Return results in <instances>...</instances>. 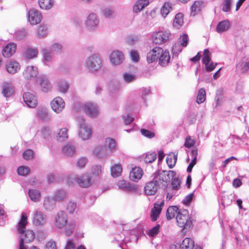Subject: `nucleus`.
I'll return each mask as SVG.
<instances>
[{
	"label": "nucleus",
	"instance_id": "f257e3e1",
	"mask_svg": "<svg viewBox=\"0 0 249 249\" xmlns=\"http://www.w3.org/2000/svg\"><path fill=\"white\" fill-rule=\"evenodd\" d=\"M169 173L173 174V171L161 172H155L152 180L148 182L144 187V193L147 196H153L156 194L158 189L161 187L165 189L168 186L169 180Z\"/></svg>",
	"mask_w": 249,
	"mask_h": 249
},
{
	"label": "nucleus",
	"instance_id": "f03ea898",
	"mask_svg": "<svg viewBox=\"0 0 249 249\" xmlns=\"http://www.w3.org/2000/svg\"><path fill=\"white\" fill-rule=\"evenodd\" d=\"M27 224V217L24 213H22L21 219L17 226L18 233L20 234L18 249H27L28 247L26 243L32 242L35 237V233L32 230H25Z\"/></svg>",
	"mask_w": 249,
	"mask_h": 249
},
{
	"label": "nucleus",
	"instance_id": "7ed1b4c3",
	"mask_svg": "<svg viewBox=\"0 0 249 249\" xmlns=\"http://www.w3.org/2000/svg\"><path fill=\"white\" fill-rule=\"evenodd\" d=\"M102 65V58L96 54H91L87 57L84 63L85 68L91 73H94L100 70Z\"/></svg>",
	"mask_w": 249,
	"mask_h": 249
},
{
	"label": "nucleus",
	"instance_id": "20e7f679",
	"mask_svg": "<svg viewBox=\"0 0 249 249\" xmlns=\"http://www.w3.org/2000/svg\"><path fill=\"white\" fill-rule=\"evenodd\" d=\"M176 221L179 227L183 230H188L192 225L191 218L189 216L188 211L183 209L178 211L176 215Z\"/></svg>",
	"mask_w": 249,
	"mask_h": 249
},
{
	"label": "nucleus",
	"instance_id": "39448f33",
	"mask_svg": "<svg viewBox=\"0 0 249 249\" xmlns=\"http://www.w3.org/2000/svg\"><path fill=\"white\" fill-rule=\"evenodd\" d=\"M77 121L79 128V136L83 140L89 139L92 135L91 128L85 122L82 116H78Z\"/></svg>",
	"mask_w": 249,
	"mask_h": 249
},
{
	"label": "nucleus",
	"instance_id": "423d86ee",
	"mask_svg": "<svg viewBox=\"0 0 249 249\" xmlns=\"http://www.w3.org/2000/svg\"><path fill=\"white\" fill-rule=\"evenodd\" d=\"M36 117L39 120L49 122L52 120L51 115L46 107H38L36 110Z\"/></svg>",
	"mask_w": 249,
	"mask_h": 249
},
{
	"label": "nucleus",
	"instance_id": "0eeeda50",
	"mask_svg": "<svg viewBox=\"0 0 249 249\" xmlns=\"http://www.w3.org/2000/svg\"><path fill=\"white\" fill-rule=\"evenodd\" d=\"M47 221V215L42 211L36 210L33 212V223L37 226H41L45 224Z\"/></svg>",
	"mask_w": 249,
	"mask_h": 249
},
{
	"label": "nucleus",
	"instance_id": "6e6552de",
	"mask_svg": "<svg viewBox=\"0 0 249 249\" xmlns=\"http://www.w3.org/2000/svg\"><path fill=\"white\" fill-rule=\"evenodd\" d=\"M211 53L209 50L208 49L204 50L202 62L205 65L206 70L209 72L213 71L217 64V63L211 62Z\"/></svg>",
	"mask_w": 249,
	"mask_h": 249
},
{
	"label": "nucleus",
	"instance_id": "1a4fd4ad",
	"mask_svg": "<svg viewBox=\"0 0 249 249\" xmlns=\"http://www.w3.org/2000/svg\"><path fill=\"white\" fill-rule=\"evenodd\" d=\"M99 20L96 14H90L87 18L85 24L87 28L90 31L96 30L99 26Z\"/></svg>",
	"mask_w": 249,
	"mask_h": 249
},
{
	"label": "nucleus",
	"instance_id": "9d476101",
	"mask_svg": "<svg viewBox=\"0 0 249 249\" xmlns=\"http://www.w3.org/2000/svg\"><path fill=\"white\" fill-rule=\"evenodd\" d=\"M52 110L56 113H61L65 107V103L62 98L57 96L54 98L51 102Z\"/></svg>",
	"mask_w": 249,
	"mask_h": 249
},
{
	"label": "nucleus",
	"instance_id": "9b49d317",
	"mask_svg": "<svg viewBox=\"0 0 249 249\" xmlns=\"http://www.w3.org/2000/svg\"><path fill=\"white\" fill-rule=\"evenodd\" d=\"M109 58L112 65L119 66L124 62V56L122 52L115 50L110 53Z\"/></svg>",
	"mask_w": 249,
	"mask_h": 249
},
{
	"label": "nucleus",
	"instance_id": "f8f14e48",
	"mask_svg": "<svg viewBox=\"0 0 249 249\" xmlns=\"http://www.w3.org/2000/svg\"><path fill=\"white\" fill-rule=\"evenodd\" d=\"M68 222V216L66 213L62 211L58 212L55 216L54 224L58 229H61L64 227Z\"/></svg>",
	"mask_w": 249,
	"mask_h": 249
},
{
	"label": "nucleus",
	"instance_id": "ddd939ff",
	"mask_svg": "<svg viewBox=\"0 0 249 249\" xmlns=\"http://www.w3.org/2000/svg\"><path fill=\"white\" fill-rule=\"evenodd\" d=\"M169 36V34L165 31L154 32L152 34V40L154 43L161 44L166 42Z\"/></svg>",
	"mask_w": 249,
	"mask_h": 249
},
{
	"label": "nucleus",
	"instance_id": "4468645a",
	"mask_svg": "<svg viewBox=\"0 0 249 249\" xmlns=\"http://www.w3.org/2000/svg\"><path fill=\"white\" fill-rule=\"evenodd\" d=\"M23 101L26 106L30 108H35L37 106V99L34 94L27 92L23 94Z\"/></svg>",
	"mask_w": 249,
	"mask_h": 249
},
{
	"label": "nucleus",
	"instance_id": "2eb2a0df",
	"mask_svg": "<svg viewBox=\"0 0 249 249\" xmlns=\"http://www.w3.org/2000/svg\"><path fill=\"white\" fill-rule=\"evenodd\" d=\"M36 83L40 85L42 91L48 92L51 90L52 84L46 76L40 75L38 76L36 78Z\"/></svg>",
	"mask_w": 249,
	"mask_h": 249
},
{
	"label": "nucleus",
	"instance_id": "dca6fc26",
	"mask_svg": "<svg viewBox=\"0 0 249 249\" xmlns=\"http://www.w3.org/2000/svg\"><path fill=\"white\" fill-rule=\"evenodd\" d=\"M83 108L86 114L91 118H95L98 114L99 108L97 104L88 103L83 106Z\"/></svg>",
	"mask_w": 249,
	"mask_h": 249
},
{
	"label": "nucleus",
	"instance_id": "f3484780",
	"mask_svg": "<svg viewBox=\"0 0 249 249\" xmlns=\"http://www.w3.org/2000/svg\"><path fill=\"white\" fill-rule=\"evenodd\" d=\"M42 19L41 13L35 9H30L28 12V21L32 25H36Z\"/></svg>",
	"mask_w": 249,
	"mask_h": 249
},
{
	"label": "nucleus",
	"instance_id": "a211bd4d",
	"mask_svg": "<svg viewBox=\"0 0 249 249\" xmlns=\"http://www.w3.org/2000/svg\"><path fill=\"white\" fill-rule=\"evenodd\" d=\"M162 52V48L159 47H156L149 51L147 54V61L148 63H152L158 60L160 52Z\"/></svg>",
	"mask_w": 249,
	"mask_h": 249
},
{
	"label": "nucleus",
	"instance_id": "6ab92c4d",
	"mask_svg": "<svg viewBox=\"0 0 249 249\" xmlns=\"http://www.w3.org/2000/svg\"><path fill=\"white\" fill-rule=\"evenodd\" d=\"M38 74V69L33 66H27L23 72L24 77L27 80L35 78Z\"/></svg>",
	"mask_w": 249,
	"mask_h": 249
},
{
	"label": "nucleus",
	"instance_id": "aec40b11",
	"mask_svg": "<svg viewBox=\"0 0 249 249\" xmlns=\"http://www.w3.org/2000/svg\"><path fill=\"white\" fill-rule=\"evenodd\" d=\"M164 204V200L160 203L157 202L154 204V207L151 209L150 217L152 221H155L159 217L161 211V207Z\"/></svg>",
	"mask_w": 249,
	"mask_h": 249
},
{
	"label": "nucleus",
	"instance_id": "412c9836",
	"mask_svg": "<svg viewBox=\"0 0 249 249\" xmlns=\"http://www.w3.org/2000/svg\"><path fill=\"white\" fill-rule=\"evenodd\" d=\"M159 56V64L162 67L166 66L169 63L170 60V56L169 52L168 51H163L162 49V52H160Z\"/></svg>",
	"mask_w": 249,
	"mask_h": 249
},
{
	"label": "nucleus",
	"instance_id": "4be33fe9",
	"mask_svg": "<svg viewBox=\"0 0 249 249\" xmlns=\"http://www.w3.org/2000/svg\"><path fill=\"white\" fill-rule=\"evenodd\" d=\"M76 181L80 187L86 188L91 184L90 176L89 174H86L76 178Z\"/></svg>",
	"mask_w": 249,
	"mask_h": 249
},
{
	"label": "nucleus",
	"instance_id": "5701e85b",
	"mask_svg": "<svg viewBox=\"0 0 249 249\" xmlns=\"http://www.w3.org/2000/svg\"><path fill=\"white\" fill-rule=\"evenodd\" d=\"M142 170L140 167H135L130 171L129 178L132 181H137L142 178Z\"/></svg>",
	"mask_w": 249,
	"mask_h": 249
},
{
	"label": "nucleus",
	"instance_id": "b1692460",
	"mask_svg": "<svg viewBox=\"0 0 249 249\" xmlns=\"http://www.w3.org/2000/svg\"><path fill=\"white\" fill-rule=\"evenodd\" d=\"M7 71L11 74L18 72L20 69V66L18 62L15 61H10L6 64Z\"/></svg>",
	"mask_w": 249,
	"mask_h": 249
},
{
	"label": "nucleus",
	"instance_id": "393cba45",
	"mask_svg": "<svg viewBox=\"0 0 249 249\" xmlns=\"http://www.w3.org/2000/svg\"><path fill=\"white\" fill-rule=\"evenodd\" d=\"M17 46L14 43L8 44L3 50L2 55L4 57H10L16 52Z\"/></svg>",
	"mask_w": 249,
	"mask_h": 249
},
{
	"label": "nucleus",
	"instance_id": "a878e982",
	"mask_svg": "<svg viewBox=\"0 0 249 249\" xmlns=\"http://www.w3.org/2000/svg\"><path fill=\"white\" fill-rule=\"evenodd\" d=\"M205 3L201 0L196 1L191 7V16H195L197 15L204 7Z\"/></svg>",
	"mask_w": 249,
	"mask_h": 249
},
{
	"label": "nucleus",
	"instance_id": "bb28decb",
	"mask_svg": "<svg viewBox=\"0 0 249 249\" xmlns=\"http://www.w3.org/2000/svg\"><path fill=\"white\" fill-rule=\"evenodd\" d=\"M62 151L66 156L72 157L76 154L75 146L72 143H68L62 148Z\"/></svg>",
	"mask_w": 249,
	"mask_h": 249
},
{
	"label": "nucleus",
	"instance_id": "cd10ccee",
	"mask_svg": "<svg viewBox=\"0 0 249 249\" xmlns=\"http://www.w3.org/2000/svg\"><path fill=\"white\" fill-rule=\"evenodd\" d=\"M117 186L120 189L124 191L134 192L137 190L135 186L130 185L129 182L124 180L118 181Z\"/></svg>",
	"mask_w": 249,
	"mask_h": 249
},
{
	"label": "nucleus",
	"instance_id": "c85d7f7f",
	"mask_svg": "<svg viewBox=\"0 0 249 249\" xmlns=\"http://www.w3.org/2000/svg\"><path fill=\"white\" fill-rule=\"evenodd\" d=\"M55 201L53 197L46 196L45 197L43 202V206L47 211H51L55 207Z\"/></svg>",
	"mask_w": 249,
	"mask_h": 249
},
{
	"label": "nucleus",
	"instance_id": "c756f323",
	"mask_svg": "<svg viewBox=\"0 0 249 249\" xmlns=\"http://www.w3.org/2000/svg\"><path fill=\"white\" fill-rule=\"evenodd\" d=\"M2 93L3 95L6 97H10L12 95L13 93V88L11 83H3L2 85Z\"/></svg>",
	"mask_w": 249,
	"mask_h": 249
},
{
	"label": "nucleus",
	"instance_id": "7c9ffc66",
	"mask_svg": "<svg viewBox=\"0 0 249 249\" xmlns=\"http://www.w3.org/2000/svg\"><path fill=\"white\" fill-rule=\"evenodd\" d=\"M231 27V22L229 20H223L217 24L216 31L219 33H222L227 31Z\"/></svg>",
	"mask_w": 249,
	"mask_h": 249
},
{
	"label": "nucleus",
	"instance_id": "2f4dec72",
	"mask_svg": "<svg viewBox=\"0 0 249 249\" xmlns=\"http://www.w3.org/2000/svg\"><path fill=\"white\" fill-rule=\"evenodd\" d=\"M68 130L67 128L60 129L56 135V139L58 141L63 142L68 139Z\"/></svg>",
	"mask_w": 249,
	"mask_h": 249
},
{
	"label": "nucleus",
	"instance_id": "473e14b6",
	"mask_svg": "<svg viewBox=\"0 0 249 249\" xmlns=\"http://www.w3.org/2000/svg\"><path fill=\"white\" fill-rule=\"evenodd\" d=\"M148 4V0H138L133 6V12L135 13L140 12Z\"/></svg>",
	"mask_w": 249,
	"mask_h": 249
},
{
	"label": "nucleus",
	"instance_id": "72a5a7b5",
	"mask_svg": "<svg viewBox=\"0 0 249 249\" xmlns=\"http://www.w3.org/2000/svg\"><path fill=\"white\" fill-rule=\"evenodd\" d=\"M38 54V50L36 48H28L23 53L24 57L28 59H33L37 57Z\"/></svg>",
	"mask_w": 249,
	"mask_h": 249
},
{
	"label": "nucleus",
	"instance_id": "f704fd0d",
	"mask_svg": "<svg viewBox=\"0 0 249 249\" xmlns=\"http://www.w3.org/2000/svg\"><path fill=\"white\" fill-rule=\"evenodd\" d=\"M28 195L30 199L34 202H39L41 198V193L40 191L36 189H30L28 192Z\"/></svg>",
	"mask_w": 249,
	"mask_h": 249
},
{
	"label": "nucleus",
	"instance_id": "c9c22d12",
	"mask_svg": "<svg viewBox=\"0 0 249 249\" xmlns=\"http://www.w3.org/2000/svg\"><path fill=\"white\" fill-rule=\"evenodd\" d=\"M42 53L43 59L42 61L44 64L46 65L51 62L53 59V56L51 53L46 48H43L41 50Z\"/></svg>",
	"mask_w": 249,
	"mask_h": 249
},
{
	"label": "nucleus",
	"instance_id": "e433bc0d",
	"mask_svg": "<svg viewBox=\"0 0 249 249\" xmlns=\"http://www.w3.org/2000/svg\"><path fill=\"white\" fill-rule=\"evenodd\" d=\"M76 225L75 221L71 220L66 224L64 230V233L66 235L70 236L73 232L74 229Z\"/></svg>",
	"mask_w": 249,
	"mask_h": 249
},
{
	"label": "nucleus",
	"instance_id": "4c0bfd02",
	"mask_svg": "<svg viewBox=\"0 0 249 249\" xmlns=\"http://www.w3.org/2000/svg\"><path fill=\"white\" fill-rule=\"evenodd\" d=\"M194 247V241L190 238H185L180 246L181 249H193Z\"/></svg>",
	"mask_w": 249,
	"mask_h": 249
},
{
	"label": "nucleus",
	"instance_id": "58836bf2",
	"mask_svg": "<svg viewBox=\"0 0 249 249\" xmlns=\"http://www.w3.org/2000/svg\"><path fill=\"white\" fill-rule=\"evenodd\" d=\"M67 196V192L63 189L57 190L54 195L53 198L56 201L61 202L63 201Z\"/></svg>",
	"mask_w": 249,
	"mask_h": 249
},
{
	"label": "nucleus",
	"instance_id": "ea45409f",
	"mask_svg": "<svg viewBox=\"0 0 249 249\" xmlns=\"http://www.w3.org/2000/svg\"><path fill=\"white\" fill-rule=\"evenodd\" d=\"M101 13L102 15L106 18H112L114 15V10L109 6H103L101 9Z\"/></svg>",
	"mask_w": 249,
	"mask_h": 249
},
{
	"label": "nucleus",
	"instance_id": "a19ab883",
	"mask_svg": "<svg viewBox=\"0 0 249 249\" xmlns=\"http://www.w3.org/2000/svg\"><path fill=\"white\" fill-rule=\"evenodd\" d=\"M69 88V84L65 80H60L57 83V89L61 93H66Z\"/></svg>",
	"mask_w": 249,
	"mask_h": 249
},
{
	"label": "nucleus",
	"instance_id": "79ce46f5",
	"mask_svg": "<svg viewBox=\"0 0 249 249\" xmlns=\"http://www.w3.org/2000/svg\"><path fill=\"white\" fill-rule=\"evenodd\" d=\"M53 3V0H39L40 8L44 10H49L52 8Z\"/></svg>",
	"mask_w": 249,
	"mask_h": 249
},
{
	"label": "nucleus",
	"instance_id": "37998d69",
	"mask_svg": "<svg viewBox=\"0 0 249 249\" xmlns=\"http://www.w3.org/2000/svg\"><path fill=\"white\" fill-rule=\"evenodd\" d=\"M178 208L176 206H170L166 211V217L168 219H171L178 213Z\"/></svg>",
	"mask_w": 249,
	"mask_h": 249
},
{
	"label": "nucleus",
	"instance_id": "c03bdc74",
	"mask_svg": "<svg viewBox=\"0 0 249 249\" xmlns=\"http://www.w3.org/2000/svg\"><path fill=\"white\" fill-rule=\"evenodd\" d=\"M105 146L107 147L110 152H113L116 149V142L114 139L107 138L105 140Z\"/></svg>",
	"mask_w": 249,
	"mask_h": 249
},
{
	"label": "nucleus",
	"instance_id": "a18cd8bd",
	"mask_svg": "<svg viewBox=\"0 0 249 249\" xmlns=\"http://www.w3.org/2000/svg\"><path fill=\"white\" fill-rule=\"evenodd\" d=\"M48 33V27L47 25L41 24L37 30V36L39 38L46 37Z\"/></svg>",
	"mask_w": 249,
	"mask_h": 249
},
{
	"label": "nucleus",
	"instance_id": "49530a36",
	"mask_svg": "<svg viewBox=\"0 0 249 249\" xmlns=\"http://www.w3.org/2000/svg\"><path fill=\"white\" fill-rule=\"evenodd\" d=\"M122 172V168L120 164H115L111 168V174L114 178L120 176Z\"/></svg>",
	"mask_w": 249,
	"mask_h": 249
},
{
	"label": "nucleus",
	"instance_id": "de8ad7c7",
	"mask_svg": "<svg viewBox=\"0 0 249 249\" xmlns=\"http://www.w3.org/2000/svg\"><path fill=\"white\" fill-rule=\"evenodd\" d=\"M94 153L98 158H103L107 156V150L105 147H98L95 150Z\"/></svg>",
	"mask_w": 249,
	"mask_h": 249
},
{
	"label": "nucleus",
	"instance_id": "09e8293b",
	"mask_svg": "<svg viewBox=\"0 0 249 249\" xmlns=\"http://www.w3.org/2000/svg\"><path fill=\"white\" fill-rule=\"evenodd\" d=\"M50 49L53 53L60 54L62 52V46L59 43H54L51 46Z\"/></svg>",
	"mask_w": 249,
	"mask_h": 249
},
{
	"label": "nucleus",
	"instance_id": "8fccbe9b",
	"mask_svg": "<svg viewBox=\"0 0 249 249\" xmlns=\"http://www.w3.org/2000/svg\"><path fill=\"white\" fill-rule=\"evenodd\" d=\"M206 100V91L204 88L200 89L197 96L196 102L198 104L203 103Z\"/></svg>",
	"mask_w": 249,
	"mask_h": 249
},
{
	"label": "nucleus",
	"instance_id": "3c124183",
	"mask_svg": "<svg viewBox=\"0 0 249 249\" xmlns=\"http://www.w3.org/2000/svg\"><path fill=\"white\" fill-rule=\"evenodd\" d=\"M183 23V15L181 13H178L174 20V26L178 28L182 25Z\"/></svg>",
	"mask_w": 249,
	"mask_h": 249
},
{
	"label": "nucleus",
	"instance_id": "603ef678",
	"mask_svg": "<svg viewBox=\"0 0 249 249\" xmlns=\"http://www.w3.org/2000/svg\"><path fill=\"white\" fill-rule=\"evenodd\" d=\"M177 155H169L166 158V162L169 168H173L177 162Z\"/></svg>",
	"mask_w": 249,
	"mask_h": 249
},
{
	"label": "nucleus",
	"instance_id": "864d4df0",
	"mask_svg": "<svg viewBox=\"0 0 249 249\" xmlns=\"http://www.w3.org/2000/svg\"><path fill=\"white\" fill-rule=\"evenodd\" d=\"M123 76L124 81L128 83L132 82L137 79V76L136 75L128 72L124 73Z\"/></svg>",
	"mask_w": 249,
	"mask_h": 249
},
{
	"label": "nucleus",
	"instance_id": "5fc2aeb1",
	"mask_svg": "<svg viewBox=\"0 0 249 249\" xmlns=\"http://www.w3.org/2000/svg\"><path fill=\"white\" fill-rule=\"evenodd\" d=\"M171 9V4L169 2L165 3L162 6L160 13L163 17H165Z\"/></svg>",
	"mask_w": 249,
	"mask_h": 249
},
{
	"label": "nucleus",
	"instance_id": "6e6d98bb",
	"mask_svg": "<svg viewBox=\"0 0 249 249\" xmlns=\"http://www.w3.org/2000/svg\"><path fill=\"white\" fill-rule=\"evenodd\" d=\"M157 154L155 152L146 154L144 161L146 163H152L156 159Z\"/></svg>",
	"mask_w": 249,
	"mask_h": 249
},
{
	"label": "nucleus",
	"instance_id": "4d7b16f0",
	"mask_svg": "<svg viewBox=\"0 0 249 249\" xmlns=\"http://www.w3.org/2000/svg\"><path fill=\"white\" fill-rule=\"evenodd\" d=\"M76 208V203L73 201H70L66 206V211L70 214L73 213Z\"/></svg>",
	"mask_w": 249,
	"mask_h": 249
},
{
	"label": "nucleus",
	"instance_id": "13d9d810",
	"mask_svg": "<svg viewBox=\"0 0 249 249\" xmlns=\"http://www.w3.org/2000/svg\"><path fill=\"white\" fill-rule=\"evenodd\" d=\"M160 228V226L159 224H157L148 231V235L150 237L156 236L159 233Z\"/></svg>",
	"mask_w": 249,
	"mask_h": 249
},
{
	"label": "nucleus",
	"instance_id": "bf43d9fd",
	"mask_svg": "<svg viewBox=\"0 0 249 249\" xmlns=\"http://www.w3.org/2000/svg\"><path fill=\"white\" fill-rule=\"evenodd\" d=\"M51 133V128L48 126H43L40 130V134L44 138L48 137L50 135Z\"/></svg>",
	"mask_w": 249,
	"mask_h": 249
},
{
	"label": "nucleus",
	"instance_id": "052dcab7",
	"mask_svg": "<svg viewBox=\"0 0 249 249\" xmlns=\"http://www.w3.org/2000/svg\"><path fill=\"white\" fill-rule=\"evenodd\" d=\"M18 173L20 176H25L30 172V168L28 167L21 166L17 170Z\"/></svg>",
	"mask_w": 249,
	"mask_h": 249
},
{
	"label": "nucleus",
	"instance_id": "680f3d73",
	"mask_svg": "<svg viewBox=\"0 0 249 249\" xmlns=\"http://www.w3.org/2000/svg\"><path fill=\"white\" fill-rule=\"evenodd\" d=\"M232 0H225L223 4L222 10L225 12L231 11Z\"/></svg>",
	"mask_w": 249,
	"mask_h": 249
},
{
	"label": "nucleus",
	"instance_id": "e2e57ef3",
	"mask_svg": "<svg viewBox=\"0 0 249 249\" xmlns=\"http://www.w3.org/2000/svg\"><path fill=\"white\" fill-rule=\"evenodd\" d=\"M178 42L182 47H186L188 43V37L186 34L181 36L178 39Z\"/></svg>",
	"mask_w": 249,
	"mask_h": 249
},
{
	"label": "nucleus",
	"instance_id": "0e129e2a",
	"mask_svg": "<svg viewBox=\"0 0 249 249\" xmlns=\"http://www.w3.org/2000/svg\"><path fill=\"white\" fill-rule=\"evenodd\" d=\"M88 159L85 157L79 159L76 162V166L79 168H83L88 162Z\"/></svg>",
	"mask_w": 249,
	"mask_h": 249
},
{
	"label": "nucleus",
	"instance_id": "69168bd1",
	"mask_svg": "<svg viewBox=\"0 0 249 249\" xmlns=\"http://www.w3.org/2000/svg\"><path fill=\"white\" fill-rule=\"evenodd\" d=\"M34 152L31 149H28L23 153V157L26 160H30L33 158Z\"/></svg>",
	"mask_w": 249,
	"mask_h": 249
},
{
	"label": "nucleus",
	"instance_id": "338daca9",
	"mask_svg": "<svg viewBox=\"0 0 249 249\" xmlns=\"http://www.w3.org/2000/svg\"><path fill=\"white\" fill-rule=\"evenodd\" d=\"M130 57L134 62H138L139 61L140 57L138 52L135 50H132L130 53Z\"/></svg>",
	"mask_w": 249,
	"mask_h": 249
},
{
	"label": "nucleus",
	"instance_id": "774afa93",
	"mask_svg": "<svg viewBox=\"0 0 249 249\" xmlns=\"http://www.w3.org/2000/svg\"><path fill=\"white\" fill-rule=\"evenodd\" d=\"M195 141L192 139L190 136L186 137L184 146L187 148H190L194 145Z\"/></svg>",
	"mask_w": 249,
	"mask_h": 249
}]
</instances>
